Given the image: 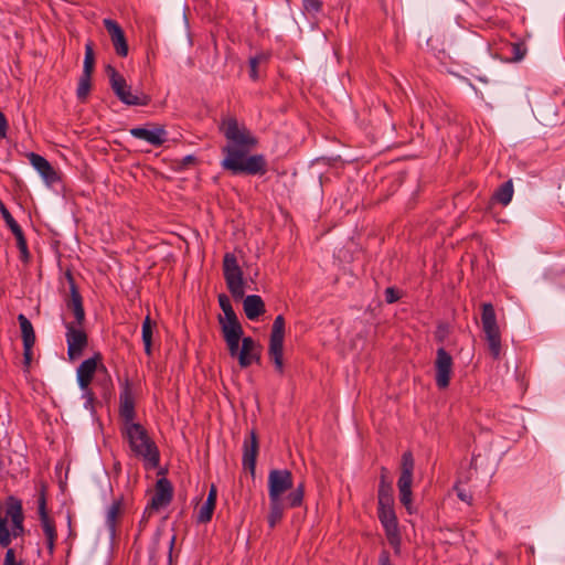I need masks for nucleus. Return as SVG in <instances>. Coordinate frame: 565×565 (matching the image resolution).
<instances>
[{
  "label": "nucleus",
  "mask_w": 565,
  "mask_h": 565,
  "mask_svg": "<svg viewBox=\"0 0 565 565\" xmlns=\"http://www.w3.org/2000/svg\"><path fill=\"white\" fill-rule=\"evenodd\" d=\"M379 520L382 523L388 543L399 553L401 548V533L398 529V521L394 507L377 509Z\"/></svg>",
  "instance_id": "obj_9"
},
{
  "label": "nucleus",
  "mask_w": 565,
  "mask_h": 565,
  "mask_svg": "<svg viewBox=\"0 0 565 565\" xmlns=\"http://www.w3.org/2000/svg\"><path fill=\"white\" fill-rule=\"evenodd\" d=\"M216 499H217V490H216V487L213 484L209 491L206 501L216 505Z\"/></svg>",
  "instance_id": "obj_52"
},
{
  "label": "nucleus",
  "mask_w": 565,
  "mask_h": 565,
  "mask_svg": "<svg viewBox=\"0 0 565 565\" xmlns=\"http://www.w3.org/2000/svg\"><path fill=\"white\" fill-rule=\"evenodd\" d=\"M267 58H268V56L265 53H260V54H257V55L250 57V60H257V64H262V63L266 62Z\"/></svg>",
  "instance_id": "obj_55"
},
{
  "label": "nucleus",
  "mask_w": 565,
  "mask_h": 565,
  "mask_svg": "<svg viewBox=\"0 0 565 565\" xmlns=\"http://www.w3.org/2000/svg\"><path fill=\"white\" fill-rule=\"evenodd\" d=\"M302 7L309 14H317L321 12L323 7L322 0H302Z\"/></svg>",
  "instance_id": "obj_35"
},
{
  "label": "nucleus",
  "mask_w": 565,
  "mask_h": 565,
  "mask_svg": "<svg viewBox=\"0 0 565 565\" xmlns=\"http://www.w3.org/2000/svg\"><path fill=\"white\" fill-rule=\"evenodd\" d=\"M214 510H215V504L205 501L204 504L199 510L196 521L199 523L210 522L212 520Z\"/></svg>",
  "instance_id": "obj_34"
},
{
  "label": "nucleus",
  "mask_w": 565,
  "mask_h": 565,
  "mask_svg": "<svg viewBox=\"0 0 565 565\" xmlns=\"http://www.w3.org/2000/svg\"><path fill=\"white\" fill-rule=\"evenodd\" d=\"M152 128L135 127L129 130L130 135L137 139L145 140L151 146L160 147L167 141L168 132L163 126L151 125Z\"/></svg>",
  "instance_id": "obj_17"
},
{
  "label": "nucleus",
  "mask_w": 565,
  "mask_h": 565,
  "mask_svg": "<svg viewBox=\"0 0 565 565\" xmlns=\"http://www.w3.org/2000/svg\"><path fill=\"white\" fill-rule=\"evenodd\" d=\"M11 232L15 236L17 246L21 253V258L26 260L30 256L26 239L24 237L23 231L21 226L17 223L12 227H10Z\"/></svg>",
  "instance_id": "obj_29"
},
{
  "label": "nucleus",
  "mask_w": 565,
  "mask_h": 565,
  "mask_svg": "<svg viewBox=\"0 0 565 565\" xmlns=\"http://www.w3.org/2000/svg\"><path fill=\"white\" fill-rule=\"evenodd\" d=\"M28 158L32 167L40 173L47 185H52L58 181L57 172L44 157L35 152H30Z\"/></svg>",
  "instance_id": "obj_20"
},
{
  "label": "nucleus",
  "mask_w": 565,
  "mask_h": 565,
  "mask_svg": "<svg viewBox=\"0 0 565 565\" xmlns=\"http://www.w3.org/2000/svg\"><path fill=\"white\" fill-rule=\"evenodd\" d=\"M379 565H393L390 553L387 551H382L379 556Z\"/></svg>",
  "instance_id": "obj_50"
},
{
  "label": "nucleus",
  "mask_w": 565,
  "mask_h": 565,
  "mask_svg": "<svg viewBox=\"0 0 565 565\" xmlns=\"http://www.w3.org/2000/svg\"><path fill=\"white\" fill-rule=\"evenodd\" d=\"M34 343H23V358L25 366H29L32 361V348Z\"/></svg>",
  "instance_id": "obj_44"
},
{
  "label": "nucleus",
  "mask_w": 565,
  "mask_h": 565,
  "mask_svg": "<svg viewBox=\"0 0 565 565\" xmlns=\"http://www.w3.org/2000/svg\"><path fill=\"white\" fill-rule=\"evenodd\" d=\"M285 318L279 315L271 327L268 353L279 373L284 372Z\"/></svg>",
  "instance_id": "obj_7"
},
{
  "label": "nucleus",
  "mask_w": 565,
  "mask_h": 565,
  "mask_svg": "<svg viewBox=\"0 0 565 565\" xmlns=\"http://www.w3.org/2000/svg\"><path fill=\"white\" fill-rule=\"evenodd\" d=\"M66 328V342H67V355L68 359L74 361L78 359L84 349L88 344V337L82 327H78L74 322L65 323Z\"/></svg>",
  "instance_id": "obj_10"
},
{
  "label": "nucleus",
  "mask_w": 565,
  "mask_h": 565,
  "mask_svg": "<svg viewBox=\"0 0 565 565\" xmlns=\"http://www.w3.org/2000/svg\"><path fill=\"white\" fill-rule=\"evenodd\" d=\"M414 466L415 462L412 452H404L401 461V475L397 480V488L399 492V501L405 507L409 514L414 512L412 504V484Z\"/></svg>",
  "instance_id": "obj_6"
},
{
  "label": "nucleus",
  "mask_w": 565,
  "mask_h": 565,
  "mask_svg": "<svg viewBox=\"0 0 565 565\" xmlns=\"http://www.w3.org/2000/svg\"><path fill=\"white\" fill-rule=\"evenodd\" d=\"M173 497V488L167 478H161L156 483L154 494L146 507V513L153 514L159 509L170 504Z\"/></svg>",
  "instance_id": "obj_14"
},
{
  "label": "nucleus",
  "mask_w": 565,
  "mask_h": 565,
  "mask_svg": "<svg viewBox=\"0 0 565 565\" xmlns=\"http://www.w3.org/2000/svg\"><path fill=\"white\" fill-rule=\"evenodd\" d=\"M401 298V295L397 289L394 287H387L385 289V301L387 303H394Z\"/></svg>",
  "instance_id": "obj_41"
},
{
  "label": "nucleus",
  "mask_w": 565,
  "mask_h": 565,
  "mask_svg": "<svg viewBox=\"0 0 565 565\" xmlns=\"http://www.w3.org/2000/svg\"><path fill=\"white\" fill-rule=\"evenodd\" d=\"M455 489H456V491H457V495H458V498H459L461 501H463V502H466V503H468V504H470V503H471V501H472V495H471V493H470V492H468L467 490H465V489L460 488L459 486H456V487H455Z\"/></svg>",
  "instance_id": "obj_46"
},
{
  "label": "nucleus",
  "mask_w": 565,
  "mask_h": 565,
  "mask_svg": "<svg viewBox=\"0 0 565 565\" xmlns=\"http://www.w3.org/2000/svg\"><path fill=\"white\" fill-rule=\"evenodd\" d=\"M104 377L98 379L97 384L102 387V394L104 397H107L111 393L113 382L109 373H103Z\"/></svg>",
  "instance_id": "obj_37"
},
{
  "label": "nucleus",
  "mask_w": 565,
  "mask_h": 565,
  "mask_svg": "<svg viewBox=\"0 0 565 565\" xmlns=\"http://www.w3.org/2000/svg\"><path fill=\"white\" fill-rule=\"evenodd\" d=\"M83 391V398L85 399L84 406L86 409H93L94 408V402H95V394L89 388V386Z\"/></svg>",
  "instance_id": "obj_40"
},
{
  "label": "nucleus",
  "mask_w": 565,
  "mask_h": 565,
  "mask_svg": "<svg viewBox=\"0 0 565 565\" xmlns=\"http://www.w3.org/2000/svg\"><path fill=\"white\" fill-rule=\"evenodd\" d=\"M305 497V484L300 482L286 498V507L298 508L302 505Z\"/></svg>",
  "instance_id": "obj_28"
},
{
  "label": "nucleus",
  "mask_w": 565,
  "mask_h": 565,
  "mask_svg": "<svg viewBox=\"0 0 565 565\" xmlns=\"http://www.w3.org/2000/svg\"><path fill=\"white\" fill-rule=\"evenodd\" d=\"M513 196V183L512 180H508L502 183L499 189L494 192L493 198L497 202L503 206L508 205Z\"/></svg>",
  "instance_id": "obj_24"
},
{
  "label": "nucleus",
  "mask_w": 565,
  "mask_h": 565,
  "mask_svg": "<svg viewBox=\"0 0 565 565\" xmlns=\"http://www.w3.org/2000/svg\"><path fill=\"white\" fill-rule=\"evenodd\" d=\"M152 514H148L146 513V510L143 511V514H142V518L141 520L139 521V532H141L146 524L148 523L149 519L151 518Z\"/></svg>",
  "instance_id": "obj_53"
},
{
  "label": "nucleus",
  "mask_w": 565,
  "mask_h": 565,
  "mask_svg": "<svg viewBox=\"0 0 565 565\" xmlns=\"http://www.w3.org/2000/svg\"><path fill=\"white\" fill-rule=\"evenodd\" d=\"M106 73L114 94L121 103L128 106H147L150 103L148 95L132 93L131 86L127 84L125 77L115 67L107 65Z\"/></svg>",
  "instance_id": "obj_3"
},
{
  "label": "nucleus",
  "mask_w": 565,
  "mask_h": 565,
  "mask_svg": "<svg viewBox=\"0 0 565 565\" xmlns=\"http://www.w3.org/2000/svg\"><path fill=\"white\" fill-rule=\"evenodd\" d=\"M152 333L153 323L149 316H147L142 322V342L145 344V353L151 355L152 353Z\"/></svg>",
  "instance_id": "obj_27"
},
{
  "label": "nucleus",
  "mask_w": 565,
  "mask_h": 565,
  "mask_svg": "<svg viewBox=\"0 0 565 565\" xmlns=\"http://www.w3.org/2000/svg\"><path fill=\"white\" fill-rule=\"evenodd\" d=\"M223 276L232 297L236 300L242 299L245 295V280L233 253H226L223 257Z\"/></svg>",
  "instance_id": "obj_5"
},
{
  "label": "nucleus",
  "mask_w": 565,
  "mask_h": 565,
  "mask_svg": "<svg viewBox=\"0 0 565 565\" xmlns=\"http://www.w3.org/2000/svg\"><path fill=\"white\" fill-rule=\"evenodd\" d=\"M96 372L107 373V367L102 363V354L99 352L84 360L77 367V383L81 390L89 386Z\"/></svg>",
  "instance_id": "obj_13"
},
{
  "label": "nucleus",
  "mask_w": 565,
  "mask_h": 565,
  "mask_svg": "<svg viewBox=\"0 0 565 565\" xmlns=\"http://www.w3.org/2000/svg\"><path fill=\"white\" fill-rule=\"evenodd\" d=\"M221 130L228 143L222 148L224 154L221 167L232 174H265L267 162L263 154L247 156L256 147L257 139L250 131L239 126L236 118L230 117L223 120Z\"/></svg>",
  "instance_id": "obj_1"
},
{
  "label": "nucleus",
  "mask_w": 565,
  "mask_h": 565,
  "mask_svg": "<svg viewBox=\"0 0 565 565\" xmlns=\"http://www.w3.org/2000/svg\"><path fill=\"white\" fill-rule=\"evenodd\" d=\"M174 542H175V536L173 535L171 539V542H170V551H172Z\"/></svg>",
  "instance_id": "obj_56"
},
{
  "label": "nucleus",
  "mask_w": 565,
  "mask_h": 565,
  "mask_svg": "<svg viewBox=\"0 0 565 565\" xmlns=\"http://www.w3.org/2000/svg\"><path fill=\"white\" fill-rule=\"evenodd\" d=\"M122 437L128 441L134 455L141 458L147 469H156L160 463V451L141 424L125 425Z\"/></svg>",
  "instance_id": "obj_2"
},
{
  "label": "nucleus",
  "mask_w": 565,
  "mask_h": 565,
  "mask_svg": "<svg viewBox=\"0 0 565 565\" xmlns=\"http://www.w3.org/2000/svg\"><path fill=\"white\" fill-rule=\"evenodd\" d=\"M92 88V75L82 74L79 77L76 96L81 102H85Z\"/></svg>",
  "instance_id": "obj_33"
},
{
  "label": "nucleus",
  "mask_w": 565,
  "mask_h": 565,
  "mask_svg": "<svg viewBox=\"0 0 565 565\" xmlns=\"http://www.w3.org/2000/svg\"><path fill=\"white\" fill-rule=\"evenodd\" d=\"M195 161H196V158L194 156H192V154H189V156H185L182 159L181 163H182L183 167H186L189 164L195 163Z\"/></svg>",
  "instance_id": "obj_54"
},
{
  "label": "nucleus",
  "mask_w": 565,
  "mask_h": 565,
  "mask_svg": "<svg viewBox=\"0 0 565 565\" xmlns=\"http://www.w3.org/2000/svg\"><path fill=\"white\" fill-rule=\"evenodd\" d=\"M244 312L249 320H256L265 312V303L260 296L249 295L243 302Z\"/></svg>",
  "instance_id": "obj_22"
},
{
  "label": "nucleus",
  "mask_w": 565,
  "mask_h": 565,
  "mask_svg": "<svg viewBox=\"0 0 565 565\" xmlns=\"http://www.w3.org/2000/svg\"><path fill=\"white\" fill-rule=\"evenodd\" d=\"M481 322L486 340L488 342L489 352L493 359L501 355V333L497 322L494 307L491 302L481 305Z\"/></svg>",
  "instance_id": "obj_4"
},
{
  "label": "nucleus",
  "mask_w": 565,
  "mask_h": 565,
  "mask_svg": "<svg viewBox=\"0 0 565 565\" xmlns=\"http://www.w3.org/2000/svg\"><path fill=\"white\" fill-rule=\"evenodd\" d=\"M242 347L238 354V364L242 369L248 367L254 361L259 360L257 344L250 337L242 338Z\"/></svg>",
  "instance_id": "obj_21"
},
{
  "label": "nucleus",
  "mask_w": 565,
  "mask_h": 565,
  "mask_svg": "<svg viewBox=\"0 0 565 565\" xmlns=\"http://www.w3.org/2000/svg\"><path fill=\"white\" fill-rule=\"evenodd\" d=\"M221 330L224 339L242 338L243 328L239 321L226 322L221 321Z\"/></svg>",
  "instance_id": "obj_31"
},
{
  "label": "nucleus",
  "mask_w": 565,
  "mask_h": 565,
  "mask_svg": "<svg viewBox=\"0 0 565 565\" xmlns=\"http://www.w3.org/2000/svg\"><path fill=\"white\" fill-rule=\"evenodd\" d=\"M2 565H22V563L17 561L14 550L8 548Z\"/></svg>",
  "instance_id": "obj_43"
},
{
  "label": "nucleus",
  "mask_w": 565,
  "mask_h": 565,
  "mask_svg": "<svg viewBox=\"0 0 565 565\" xmlns=\"http://www.w3.org/2000/svg\"><path fill=\"white\" fill-rule=\"evenodd\" d=\"M434 366L437 387L440 390L447 388L452 375L454 360L445 348L437 349Z\"/></svg>",
  "instance_id": "obj_12"
},
{
  "label": "nucleus",
  "mask_w": 565,
  "mask_h": 565,
  "mask_svg": "<svg viewBox=\"0 0 565 565\" xmlns=\"http://www.w3.org/2000/svg\"><path fill=\"white\" fill-rule=\"evenodd\" d=\"M294 488V477L288 469H273L268 475L269 500H281L288 490Z\"/></svg>",
  "instance_id": "obj_8"
},
{
  "label": "nucleus",
  "mask_w": 565,
  "mask_h": 565,
  "mask_svg": "<svg viewBox=\"0 0 565 565\" xmlns=\"http://www.w3.org/2000/svg\"><path fill=\"white\" fill-rule=\"evenodd\" d=\"M39 515L43 532L46 536V547L50 554H53L55 547V541L57 537L55 523L50 518L46 510V499L44 492L39 498Z\"/></svg>",
  "instance_id": "obj_15"
},
{
  "label": "nucleus",
  "mask_w": 565,
  "mask_h": 565,
  "mask_svg": "<svg viewBox=\"0 0 565 565\" xmlns=\"http://www.w3.org/2000/svg\"><path fill=\"white\" fill-rule=\"evenodd\" d=\"M221 321H223V323L238 321L234 309L225 311L223 317L220 316L218 322L221 323Z\"/></svg>",
  "instance_id": "obj_47"
},
{
  "label": "nucleus",
  "mask_w": 565,
  "mask_h": 565,
  "mask_svg": "<svg viewBox=\"0 0 565 565\" xmlns=\"http://www.w3.org/2000/svg\"><path fill=\"white\" fill-rule=\"evenodd\" d=\"M104 26L110 36L117 55L126 57L128 55V43L122 28L111 19H105Z\"/></svg>",
  "instance_id": "obj_18"
},
{
  "label": "nucleus",
  "mask_w": 565,
  "mask_h": 565,
  "mask_svg": "<svg viewBox=\"0 0 565 565\" xmlns=\"http://www.w3.org/2000/svg\"><path fill=\"white\" fill-rule=\"evenodd\" d=\"M259 451V443L256 431L253 429L249 433V437L244 440L243 444V458L242 463L244 469H248L250 473L255 475L256 459Z\"/></svg>",
  "instance_id": "obj_19"
},
{
  "label": "nucleus",
  "mask_w": 565,
  "mask_h": 565,
  "mask_svg": "<svg viewBox=\"0 0 565 565\" xmlns=\"http://www.w3.org/2000/svg\"><path fill=\"white\" fill-rule=\"evenodd\" d=\"M94 65H95L94 43H93V41H88L85 44V57H84V65H83L82 74L92 75L94 72Z\"/></svg>",
  "instance_id": "obj_32"
},
{
  "label": "nucleus",
  "mask_w": 565,
  "mask_h": 565,
  "mask_svg": "<svg viewBox=\"0 0 565 565\" xmlns=\"http://www.w3.org/2000/svg\"><path fill=\"white\" fill-rule=\"evenodd\" d=\"M0 213H1V216L3 217L7 226L10 228L12 227L14 224H17L18 222L13 218V216L11 215V213L9 212V210L6 207V205L0 201Z\"/></svg>",
  "instance_id": "obj_39"
},
{
  "label": "nucleus",
  "mask_w": 565,
  "mask_h": 565,
  "mask_svg": "<svg viewBox=\"0 0 565 565\" xmlns=\"http://www.w3.org/2000/svg\"><path fill=\"white\" fill-rule=\"evenodd\" d=\"M242 338L224 339L232 358H237L239 354V342Z\"/></svg>",
  "instance_id": "obj_38"
},
{
  "label": "nucleus",
  "mask_w": 565,
  "mask_h": 565,
  "mask_svg": "<svg viewBox=\"0 0 565 565\" xmlns=\"http://www.w3.org/2000/svg\"><path fill=\"white\" fill-rule=\"evenodd\" d=\"M377 499H379V507H383V508L394 507L393 486H379Z\"/></svg>",
  "instance_id": "obj_30"
},
{
  "label": "nucleus",
  "mask_w": 565,
  "mask_h": 565,
  "mask_svg": "<svg viewBox=\"0 0 565 565\" xmlns=\"http://www.w3.org/2000/svg\"><path fill=\"white\" fill-rule=\"evenodd\" d=\"M259 64H257V60H250L249 58V76L252 79L256 81L258 78V72H257V67H258Z\"/></svg>",
  "instance_id": "obj_49"
},
{
  "label": "nucleus",
  "mask_w": 565,
  "mask_h": 565,
  "mask_svg": "<svg viewBox=\"0 0 565 565\" xmlns=\"http://www.w3.org/2000/svg\"><path fill=\"white\" fill-rule=\"evenodd\" d=\"M218 305H220L221 309L223 310V312L230 311L231 309H233L231 300H230L228 296H226L225 294L218 295Z\"/></svg>",
  "instance_id": "obj_45"
},
{
  "label": "nucleus",
  "mask_w": 565,
  "mask_h": 565,
  "mask_svg": "<svg viewBox=\"0 0 565 565\" xmlns=\"http://www.w3.org/2000/svg\"><path fill=\"white\" fill-rule=\"evenodd\" d=\"M510 50H511V54H512L510 60L513 62L521 61L526 54V49H525L524 44H522V43H511Z\"/></svg>",
  "instance_id": "obj_36"
},
{
  "label": "nucleus",
  "mask_w": 565,
  "mask_h": 565,
  "mask_svg": "<svg viewBox=\"0 0 565 565\" xmlns=\"http://www.w3.org/2000/svg\"><path fill=\"white\" fill-rule=\"evenodd\" d=\"M284 503L281 500H269L268 525L274 529L284 516Z\"/></svg>",
  "instance_id": "obj_23"
},
{
  "label": "nucleus",
  "mask_w": 565,
  "mask_h": 565,
  "mask_svg": "<svg viewBox=\"0 0 565 565\" xmlns=\"http://www.w3.org/2000/svg\"><path fill=\"white\" fill-rule=\"evenodd\" d=\"M121 508H122L121 500L114 501L111 503V505L108 508L107 515H106V524L111 534H115V532H116V523L121 513Z\"/></svg>",
  "instance_id": "obj_25"
},
{
  "label": "nucleus",
  "mask_w": 565,
  "mask_h": 565,
  "mask_svg": "<svg viewBox=\"0 0 565 565\" xmlns=\"http://www.w3.org/2000/svg\"><path fill=\"white\" fill-rule=\"evenodd\" d=\"M379 486H392V481L388 479V470L385 467L381 468Z\"/></svg>",
  "instance_id": "obj_48"
},
{
  "label": "nucleus",
  "mask_w": 565,
  "mask_h": 565,
  "mask_svg": "<svg viewBox=\"0 0 565 565\" xmlns=\"http://www.w3.org/2000/svg\"><path fill=\"white\" fill-rule=\"evenodd\" d=\"M119 414L120 417L124 419L125 425L135 424V397L129 380H126L121 384V391L119 395Z\"/></svg>",
  "instance_id": "obj_16"
},
{
  "label": "nucleus",
  "mask_w": 565,
  "mask_h": 565,
  "mask_svg": "<svg viewBox=\"0 0 565 565\" xmlns=\"http://www.w3.org/2000/svg\"><path fill=\"white\" fill-rule=\"evenodd\" d=\"M65 279L70 287V295L65 297L64 301L68 310H71L75 317L74 323L82 327L85 321V310L83 306V298L79 294L78 287L75 282L74 276L70 269L64 274Z\"/></svg>",
  "instance_id": "obj_11"
},
{
  "label": "nucleus",
  "mask_w": 565,
  "mask_h": 565,
  "mask_svg": "<svg viewBox=\"0 0 565 565\" xmlns=\"http://www.w3.org/2000/svg\"><path fill=\"white\" fill-rule=\"evenodd\" d=\"M8 121L6 116L0 111V137L3 138L7 135Z\"/></svg>",
  "instance_id": "obj_51"
},
{
  "label": "nucleus",
  "mask_w": 565,
  "mask_h": 565,
  "mask_svg": "<svg viewBox=\"0 0 565 565\" xmlns=\"http://www.w3.org/2000/svg\"><path fill=\"white\" fill-rule=\"evenodd\" d=\"M449 333L448 326L446 324H439L435 331V339L438 342H444Z\"/></svg>",
  "instance_id": "obj_42"
},
{
  "label": "nucleus",
  "mask_w": 565,
  "mask_h": 565,
  "mask_svg": "<svg viewBox=\"0 0 565 565\" xmlns=\"http://www.w3.org/2000/svg\"><path fill=\"white\" fill-rule=\"evenodd\" d=\"M18 321L20 323L23 343H35V333L30 320L23 313H20Z\"/></svg>",
  "instance_id": "obj_26"
}]
</instances>
